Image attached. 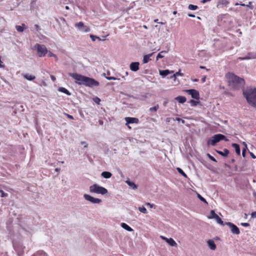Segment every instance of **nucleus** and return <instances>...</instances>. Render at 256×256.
I'll use <instances>...</instances> for the list:
<instances>
[{
    "label": "nucleus",
    "instance_id": "f03ea898",
    "mask_svg": "<svg viewBox=\"0 0 256 256\" xmlns=\"http://www.w3.org/2000/svg\"><path fill=\"white\" fill-rule=\"evenodd\" d=\"M226 76L228 80L230 86L234 89L238 90L244 85V80L233 74L228 73Z\"/></svg>",
    "mask_w": 256,
    "mask_h": 256
},
{
    "label": "nucleus",
    "instance_id": "69168bd1",
    "mask_svg": "<svg viewBox=\"0 0 256 256\" xmlns=\"http://www.w3.org/2000/svg\"><path fill=\"white\" fill-rule=\"evenodd\" d=\"M243 144H244L246 146V148H247V145L245 142H242Z\"/></svg>",
    "mask_w": 256,
    "mask_h": 256
},
{
    "label": "nucleus",
    "instance_id": "6e6552de",
    "mask_svg": "<svg viewBox=\"0 0 256 256\" xmlns=\"http://www.w3.org/2000/svg\"><path fill=\"white\" fill-rule=\"evenodd\" d=\"M74 26L78 30L82 32H88L90 31V29L89 26L84 25L82 22L76 23Z\"/></svg>",
    "mask_w": 256,
    "mask_h": 256
},
{
    "label": "nucleus",
    "instance_id": "0eeeda50",
    "mask_svg": "<svg viewBox=\"0 0 256 256\" xmlns=\"http://www.w3.org/2000/svg\"><path fill=\"white\" fill-rule=\"evenodd\" d=\"M13 247L15 251L17 252L18 256H21L24 254V246L20 242H17L13 241Z\"/></svg>",
    "mask_w": 256,
    "mask_h": 256
},
{
    "label": "nucleus",
    "instance_id": "e2e57ef3",
    "mask_svg": "<svg viewBox=\"0 0 256 256\" xmlns=\"http://www.w3.org/2000/svg\"><path fill=\"white\" fill-rule=\"evenodd\" d=\"M210 0H202V3H206V2H209V1H210Z\"/></svg>",
    "mask_w": 256,
    "mask_h": 256
},
{
    "label": "nucleus",
    "instance_id": "9b49d317",
    "mask_svg": "<svg viewBox=\"0 0 256 256\" xmlns=\"http://www.w3.org/2000/svg\"><path fill=\"white\" fill-rule=\"evenodd\" d=\"M208 218L210 219L214 218L218 224H220V225L222 226L224 225V222L218 216V215L216 214L214 210H212L210 211V216H208Z\"/></svg>",
    "mask_w": 256,
    "mask_h": 256
},
{
    "label": "nucleus",
    "instance_id": "7ed1b4c3",
    "mask_svg": "<svg viewBox=\"0 0 256 256\" xmlns=\"http://www.w3.org/2000/svg\"><path fill=\"white\" fill-rule=\"evenodd\" d=\"M243 95L248 104L256 107V88H247L243 90Z\"/></svg>",
    "mask_w": 256,
    "mask_h": 256
},
{
    "label": "nucleus",
    "instance_id": "c85d7f7f",
    "mask_svg": "<svg viewBox=\"0 0 256 256\" xmlns=\"http://www.w3.org/2000/svg\"><path fill=\"white\" fill-rule=\"evenodd\" d=\"M188 102L192 106H195L200 103V101L199 100H190Z\"/></svg>",
    "mask_w": 256,
    "mask_h": 256
},
{
    "label": "nucleus",
    "instance_id": "338daca9",
    "mask_svg": "<svg viewBox=\"0 0 256 256\" xmlns=\"http://www.w3.org/2000/svg\"><path fill=\"white\" fill-rule=\"evenodd\" d=\"M253 195H254V196H256V192H253Z\"/></svg>",
    "mask_w": 256,
    "mask_h": 256
},
{
    "label": "nucleus",
    "instance_id": "c9c22d12",
    "mask_svg": "<svg viewBox=\"0 0 256 256\" xmlns=\"http://www.w3.org/2000/svg\"><path fill=\"white\" fill-rule=\"evenodd\" d=\"M46 252L43 250H38L37 252L36 256H46Z\"/></svg>",
    "mask_w": 256,
    "mask_h": 256
},
{
    "label": "nucleus",
    "instance_id": "de8ad7c7",
    "mask_svg": "<svg viewBox=\"0 0 256 256\" xmlns=\"http://www.w3.org/2000/svg\"><path fill=\"white\" fill-rule=\"evenodd\" d=\"M80 144L82 145H83L84 148L88 147V144L86 142H81Z\"/></svg>",
    "mask_w": 256,
    "mask_h": 256
},
{
    "label": "nucleus",
    "instance_id": "2eb2a0df",
    "mask_svg": "<svg viewBox=\"0 0 256 256\" xmlns=\"http://www.w3.org/2000/svg\"><path fill=\"white\" fill-rule=\"evenodd\" d=\"M246 58H248L247 60L251 59L256 58V52H249L246 56Z\"/></svg>",
    "mask_w": 256,
    "mask_h": 256
},
{
    "label": "nucleus",
    "instance_id": "4d7b16f0",
    "mask_svg": "<svg viewBox=\"0 0 256 256\" xmlns=\"http://www.w3.org/2000/svg\"><path fill=\"white\" fill-rule=\"evenodd\" d=\"M176 120H177V121H178V122H180V120H182V122H184V120H182V119H181L180 118H176Z\"/></svg>",
    "mask_w": 256,
    "mask_h": 256
},
{
    "label": "nucleus",
    "instance_id": "a18cd8bd",
    "mask_svg": "<svg viewBox=\"0 0 256 256\" xmlns=\"http://www.w3.org/2000/svg\"><path fill=\"white\" fill-rule=\"evenodd\" d=\"M34 26H35V28L36 29V30L38 32L40 30V29H41L40 26L38 24H35Z\"/></svg>",
    "mask_w": 256,
    "mask_h": 256
},
{
    "label": "nucleus",
    "instance_id": "473e14b6",
    "mask_svg": "<svg viewBox=\"0 0 256 256\" xmlns=\"http://www.w3.org/2000/svg\"><path fill=\"white\" fill-rule=\"evenodd\" d=\"M176 170L182 176H183L184 178H187V175L185 174V172L183 171V170L182 168H178Z\"/></svg>",
    "mask_w": 256,
    "mask_h": 256
},
{
    "label": "nucleus",
    "instance_id": "aec40b11",
    "mask_svg": "<svg viewBox=\"0 0 256 256\" xmlns=\"http://www.w3.org/2000/svg\"><path fill=\"white\" fill-rule=\"evenodd\" d=\"M208 244L209 248L212 250H214L216 248V245L214 240H210L208 241Z\"/></svg>",
    "mask_w": 256,
    "mask_h": 256
},
{
    "label": "nucleus",
    "instance_id": "680f3d73",
    "mask_svg": "<svg viewBox=\"0 0 256 256\" xmlns=\"http://www.w3.org/2000/svg\"><path fill=\"white\" fill-rule=\"evenodd\" d=\"M98 123H99L100 124L102 125L103 124V121L102 120H99Z\"/></svg>",
    "mask_w": 256,
    "mask_h": 256
},
{
    "label": "nucleus",
    "instance_id": "49530a36",
    "mask_svg": "<svg viewBox=\"0 0 256 256\" xmlns=\"http://www.w3.org/2000/svg\"><path fill=\"white\" fill-rule=\"evenodd\" d=\"M241 225L244 227H247L250 226V224L248 222H242L241 223Z\"/></svg>",
    "mask_w": 256,
    "mask_h": 256
},
{
    "label": "nucleus",
    "instance_id": "f257e3e1",
    "mask_svg": "<svg viewBox=\"0 0 256 256\" xmlns=\"http://www.w3.org/2000/svg\"><path fill=\"white\" fill-rule=\"evenodd\" d=\"M68 75L72 78L76 84L78 85H84L88 87L99 86V82L93 78L84 76L77 73H69Z\"/></svg>",
    "mask_w": 256,
    "mask_h": 256
},
{
    "label": "nucleus",
    "instance_id": "b1692460",
    "mask_svg": "<svg viewBox=\"0 0 256 256\" xmlns=\"http://www.w3.org/2000/svg\"><path fill=\"white\" fill-rule=\"evenodd\" d=\"M26 28V25L24 24H22L21 26H16V28L18 32H24V28Z\"/></svg>",
    "mask_w": 256,
    "mask_h": 256
},
{
    "label": "nucleus",
    "instance_id": "4be33fe9",
    "mask_svg": "<svg viewBox=\"0 0 256 256\" xmlns=\"http://www.w3.org/2000/svg\"><path fill=\"white\" fill-rule=\"evenodd\" d=\"M101 176L105 178H110L112 176V174L110 172L104 171L101 174Z\"/></svg>",
    "mask_w": 256,
    "mask_h": 256
},
{
    "label": "nucleus",
    "instance_id": "0e129e2a",
    "mask_svg": "<svg viewBox=\"0 0 256 256\" xmlns=\"http://www.w3.org/2000/svg\"><path fill=\"white\" fill-rule=\"evenodd\" d=\"M60 168H56L55 169V170H56V172H60Z\"/></svg>",
    "mask_w": 256,
    "mask_h": 256
},
{
    "label": "nucleus",
    "instance_id": "3c124183",
    "mask_svg": "<svg viewBox=\"0 0 256 256\" xmlns=\"http://www.w3.org/2000/svg\"><path fill=\"white\" fill-rule=\"evenodd\" d=\"M4 65L2 64V62L1 60V56H0V68H4Z\"/></svg>",
    "mask_w": 256,
    "mask_h": 256
},
{
    "label": "nucleus",
    "instance_id": "20e7f679",
    "mask_svg": "<svg viewBox=\"0 0 256 256\" xmlns=\"http://www.w3.org/2000/svg\"><path fill=\"white\" fill-rule=\"evenodd\" d=\"M90 192L91 193L100 194L102 195L106 194L108 192L106 188L96 184H94L90 186Z\"/></svg>",
    "mask_w": 256,
    "mask_h": 256
},
{
    "label": "nucleus",
    "instance_id": "13d9d810",
    "mask_svg": "<svg viewBox=\"0 0 256 256\" xmlns=\"http://www.w3.org/2000/svg\"><path fill=\"white\" fill-rule=\"evenodd\" d=\"M60 20H62L64 24H66V22L64 18H60Z\"/></svg>",
    "mask_w": 256,
    "mask_h": 256
},
{
    "label": "nucleus",
    "instance_id": "4468645a",
    "mask_svg": "<svg viewBox=\"0 0 256 256\" xmlns=\"http://www.w3.org/2000/svg\"><path fill=\"white\" fill-rule=\"evenodd\" d=\"M139 66L138 62H132L130 65V70L132 72H136L139 70Z\"/></svg>",
    "mask_w": 256,
    "mask_h": 256
},
{
    "label": "nucleus",
    "instance_id": "4c0bfd02",
    "mask_svg": "<svg viewBox=\"0 0 256 256\" xmlns=\"http://www.w3.org/2000/svg\"><path fill=\"white\" fill-rule=\"evenodd\" d=\"M48 56L49 57H54L56 58V60H58V57L55 54H53L50 51H48Z\"/></svg>",
    "mask_w": 256,
    "mask_h": 256
},
{
    "label": "nucleus",
    "instance_id": "09e8293b",
    "mask_svg": "<svg viewBox=\"0 0 256 256\" xmlns=\"http://www.w3.org/2000/svg\"><path fill=\"white\" fill-rule=\"evenodd\" d=\"M252 218H256V212H254L251 214Z\"/></svg>",
    "mask_w": 256,
    "mask_h": 256
},
{
    "label": "nucleus",
    "instance_id": "c756f323",
    "mask_svg": "<svg viewBox=\"0 0 256 256\" xmlns=\"http://www.w3.org/2000/svg\"><path fill=\"white\" fill-rule=\"evenodd\" d=\"M167 53V51L163 50L159 52L156 56V60H158L159 58H161L164 57V56L162 55V54H166Z\"/></svg>",
    "mask_w": 256,
    "mask_h": 256
},
{
    "label": "nucleus",
    "instance_id": "bf43d9fd",
    "mask_svg": "<svg viewBox=\"0 0 256 256\" xmlns=\"http://www.w3.org/2000/svg\"><path fill=\"white\" fill-rule=\"evenodd\" d=\"M160 238H161L162 240H164L166 242V239H168V238H166V237H165V236H160Z\"/></svg>",
    "mask_w": 256,
    "mask_h": 256
},
{
    "label": "nucleus",
    "instance_id": "6e6d98bb",
    "mask_svg": "<svg viewBox=\"0 0 256 256\" xmlns=\"http://www.w3.org/2000/svg\"><path fill=\"white\" fill-rule=\"evenodd\" d=\"M188 14V16H190V17H191V18H194L195 17V15L194 14L189 13Z\"/></svg>",
    "mask_w": 256,
    "mask_h": 256
},
{
    "label": "nucleus",
    "instance_id": "dca6fc26",
    "mask_svg": "<svg viewBox=\"0 0 256 256\" xmlns=\"http://www.w3.org/2000/svg\"><path fill=\"white\" fill-rule=\"evenodd\" d=\"M180 104H184L186 100V98L184 96H178L174 98Z\"/></svg>",
    "mask_w": 256,
    "mask_h": 256
},
{
    "label": "nucleus",
    "instance_id": "ddd939ff",
    "mask_svg": "<svg viewBox=\"0 0 256 256\" xmlns=\"http://www.w3.org/2000/svg\"><path fill=\"white\" fill-rule=\"evenodd\" d=\"M124 119L126 122V125L129 128H131L130 126H128L129 124H138L139 121L138 118H136L126 117Z\"/></svg>",
    "mask_w": 256,
    "mask_h": 256
},
{
    "label": "nucleus",
    "instance_id": "393cba45",
    "mask_svg": "<svg viewBox=\"0 0 256 256\" xmlns=\"http://www.w3.org/2000/svg\"><path fill=\"white\" fill-rule=\"evenodd\" d=\"M170 73V71L168 70H160V74L163 77H165Z\"/></svg>",
    "mask_w": 256,
    "mask_h": 256
},
{
    "label": "nucleus",
    "instance_id": "603ef678",
    "mask_svg": "<svg viewBox=\"0 0 256 256\" xmlns=\"http://www.w3.org/2000/svg\"><path fill=\"white\" fill-rule=\"evenodd\" d=\"M242 155L244 157L246 156V149L244 148L242 150Z\"/></svg>",
    "mask_w": 256,
    "mask_h": 256
},
{
    "label": "nucleus",
    "instance_id": "5fc2aeb1",
    "mask_svg": "<svg viewBox=\"0 0 256 256\" xmlns=\"http://www.w3.org/2000/svg\"><path fill=\"white\" fill-rule=\"evenodd\" d=\"M50 78L53 82H55V80H56V78L54 76H50Z\"/></svg>",
    "mask_w": 256,
    "mask_h": 256
},
{
    "label": "nucleus",
    "instance_id": "8fccbe9b",
    "mask_svg": "<svg viewBox=\"0 0 256 256\" xmlns=\"http://www.w3.org/2000/svg\"><path fill=\"white\" fill-rule=\"evenodd\" d=\"M247 58H246V56H244V57H239L238 59L240 60H247Z\"/></svg>",
    "mask_w": 256,
    "mask_h": 256
},
{
    "label": "nucleus",
    "instance_id": "774afa93",
    "mask_svg": "<svg viewBox=\"0 0 256 256\" xmlns=\"http://www.w3.org/2000/svg\"><path fill=\"white\" fill-rule=\"evenodd\" d=\"M66 9L68 10L69 9V7L68 6H66Z\"/></svg>",
    "mask_w": 256,
    "mask_h": 256
},
{
    "label": "nucleus",
    "instance_id": "f3484780",
    "mask_svg": "<svg viewBox=\"0 0 256 256\" xmlns=\"http://www.w3.org/2000/svg\"><path fill=\"white\" fill-rule=\"evenodd\" d=\"M232 148H234L235 149L236 154L238 155H240V146L239 144H237L234 143V144H232Z\"/></svg>",
    "mask_w": 256,
    "mask_h": 256
},
{
    "label": "nucleus",
    "instance_id": "2f4dec72",
    "mask_svg": "<svg viewBox=\"0 0 256 256\" xmlns=\"http://www.w3.org/2000/svg\"><path fill=\"white\" fill-rule=\"evenodd\" d=\"M188 8L190 10H195L198 8V6L196 5L190 4L188 5Z\"/></svg>",
    "mask_w": 256,
    "mask_h": 256
},
{
    "label": "nucleus",
    "instance_id": "cd10ccee",
    "mask_svg": "<svg viewBox=\"0 0 256 256\" xmlns=\"http://www.w3.org/2000/svg\"><path fill=\"white\" fill-rule=\"evenodd\" d=\"M58 90L66 94L68 96H70L71 94L70 92L66 88L61 87L58 88Z\"/></svg>",
    "mask_w": 256,
    "mask_h": 256
},
{
    "label": "nucleus",
    "instance_id": "39448f33",
    "mask_svg": "<svg viewBox=\"0 0 256 256\" xmlns=\"http://www.w3.org/2000/svg\"><path fill=\"white\" fill-rule=\"evenodd\" d=\"M32 50L36 51L38 57H44L48 53V50L44 44H36L32 48Z\"/></svg>",
    "mask_w": 256,
    "mask_h": 256
},
{
    "label": "nucleus",
    "instance_id": "58836bf2",
    "mask_svg": "<svg viewBox=\"0 0 256 256\" xmlns=\"http://www.w3.org/2000/svg\"><path fill=\"white\" fill-rule=\"evenodd\" d=\"M92 100L96 104H100V99L99 98L95 96L92 98Z\"/></svg>",
    "mask_w": 256,
    "mask_h": 256
},
{
    "label": "nucleus",
    "instance_id": "412c9836",
    "mask_svg": "<svg viewBox=\"0 0 256 256\" xmlns=\"http://www.w3.org/2000/svg\"><path fill=\"white\" fill-rule=\"evenodd\" d=\"M23 76L24 78L28 80H33L36 78L35 76L30 74H23Z\"/></svg>",
    "mask_w": 256,
    "mask_h": 256
},
{
    "label": "nucleus",
    "instance_id": "6ab92c4d",
    "mask_svg": "<svg viewBox=\"0 0 256 256\" xmlns=\"http://www.w3.org/2000/svg\"><path fill=\"white\" fill-rule=\"evenodd\" d=\"M166 242L172 246H177V244L172 238H168L166 239Z\"/></svg>",
    "mask_w": 256,
    "mask_h": 256
},
{
    "label": "nucleus",
    "instance_id": "7c9ffc66",
    "mask_svg": "<svg viewBox=\"0 0 256 256\" xmlns=\"http://www.w3.org/2000/svg\"><path fill=\"white\" fill-rule=\"evenodd\" d=\"M138 210L140 212H141L144 214H146L148 213V211H147L146 209L144 206L138 207Z\"/></svg>",
    "mask_w": 256,
    "mask_h": 256
},
{
    "label": "nucleus",
    "instance_id": "f704fd0d",
    "mask_svg": "<svg viewBox=\"0 0 256 256\" xmlns=\"http://www.w3.org/2000/svg\"><path fill=\"white\" fill-rule=\"evenodd\" d=\"M197 196L202 202L206 203L207 204H208L206 200L204 197H202L200 194H197Z\"/></svg>",
    "mask_w": 256,
    "mask_h": 256
},
{
    "label": "nucleus",
    "instance_id": "423d86ee",
    "mask_svg": "<svg viewBox=\"0 0 256 256\" xmlns=\"http://www.w3.org/2000/svg\"><path fill=\"white\" fill-rule=\"evenodd\" d=\"M224 140L226 142L228 141V139L226 138V136L222 134H214V136L212 137L210 140H208V144H210L212 146H215L218 142H220V140Z\"/></svg>",
    "mask_w": 256,
    "mask_h": 256
},
{
    "label": "nucleus",
    "instance_id": "1a4fd4ad",
    "mask_svg": "<svg viewBox=\"0 0 256 256\" xmlns=\"http://www.w3.org/2000/svg\"><path fill=\"white\" fill-rule=\"evenodd\" d=\"M84 198L86 200L90 202L92 204H99L102 202V200L98 198H95L88 194H84Z\"/></svg>",
    "mask_w": 256,
    "mask_h": 256
},
{
    "label": "nucleus",
    "instance_id": "a878e982",
    "mask_svg": "<svg viewBox=\"0 0 256 256\" xmlns=\"http://www.w3.org/2000/svg\"><path fill=\"white\" fill-rule=\"evenodd\" d=\"M126 184L130 186L133 190H136L138 186L134 182L130 181V180H126Z\"/></svg>",
    "mask_w": 256,
    "mask_h": 256
},
{
    "label": "nucleus",
    "instance_id": "864d4df0",
    "mask_svg": "<svg viewBox=\"0 0 256 256\" xmlns=\"http://www.w3.org/2000/svg\"><path fill=\"white\" fill-rule=\"evenodd\" d=\"M250 155L252 158L254 159L256 158V156L252 152H250Z\"/></svg>",
    "mask_w": 256,
    "mask_h": 256
},
{
    "label": "nucleus",
    "instance_id": "72a5a7b5",
    "mask_svg": "<svg viewBox=\"0 0 256 256\" xmlns=\"http://www.w3.org/2000/svg\"><path fill=\"white\" fill-rule=\"evenodd\" d=\"M90 36L93 42H94L96 39H98L99 41L102 40L100 37L94 36L93 34H90Z\"/></svg>",
    "mask_w": 256,
    "mask_h": 256
},
{
    "label": "nucleus",
    "instance_id": "bb28decb",
    "mask_svg": "<svg viewBox=\"0 0 256 256\" xmlns=\"http://www.w3.org/2000/svg\"><path fill=\"white\" fill-rule=\"evenodd\" d=\"M152 54H146L144 56L143 63L146 64L150 60V57L152 56Z\"/></svg>",
    "mask_w": 256,
    "mask_h": 256
},
{
    "label": "nucleus",
    "instance_id": "37998d69",
    "mask_svg": "<svg viewBox=\"0 0 256 256\" xmlns=\"http://www.w3.org/2000/svg\"><path fill=\"white\" fill-rule=\"evenodd\" d=\"M0 192L2 194L1 197L4 198V197H6L8 196V194L4 192L3 190H0Z\"/></svg>",
    "mask_w": 256,
    "mask_h": 256
},
{
    "label": "nucleus",
    "instance_id": "f8f14e48",
    "mask_svg": "<svg viewBox=\"0 0 256 256\" xmlns=\"http://www.w3.org/2000/svg\"><path fill=\"white\" fill-rule=\"evenodd\" d=\"M186 92L190 95L191 96L192 98L199 100L200 99V94L199 92L194 89H189L186 90Z\"/></svg>",
    "mask_w": 256,
    "mask_h": 256
},
{
    "label": "nucleus",
    "instance_id": "a19ab883",
    "mask_svg": "<svg viewBox=\"0 0 256 256\" xmlns=\"http://www.w3.org/2000/svg\"><path fill=\"white\" fill-rule=\"evenodd\" d=\"M207 155H208V158H209L210 160H212V161L214 162H217V161H216V159L214 157H213L210 154H207Z\"/></svg>",
    "mask_w": 256,
    "mask_h": 256
},
{
    "label": "nucleus",
    "instance_id": "5701e85b",
    "mask_svg": "<svg viewBox=\"0 0 256 256\" xmlns=\"http://www.w3.org/2000/svg\"><path fill=\"white\" fill-rule=\"evenodd\" d=\"M121 226L128 232H132L133 230V229L126 223L122 222L121 224Z\"/></svg>",
    "mask_w": 256,
    "mask_h": 256
},
{
    "label": "nucleus",
    "instance_id": "c03bdc74",
    "mask_svg": "<svg viewBox=\"0 0 256 256\" xmlns=\"http://www.w3.org/2000/svg\"><path fill=\"white\" fill-rule=\"evenodd\" d=\"M106 78L108 80H117V78L114 76H107Z\"/></svg>",
    "mask_w": 256,
    "mask_h": 256
},
{
    "label": "nucleus",
    "instance_id": "79ce46f5",
    "mask_svg": "<svg viewBox=\"0 0 256 256\" xmlns=\"http://www.w3.org/2000/svg\"><path fill=\"white\" fill-rule=\"evenodd\" d=\"M146 205L148 206L150 208H155V205L154 204H151L150 202H146Z\"/></svg>",
    "mask_w": 256,
    "mask_h": 256
},
{
    "label": "nucleus",
    "instance_id": "052dcab7",
    "mask_svg": "<svg viewBox=\"0 0 256 256\" xmlns=\"http://www.w3.org/2000/svg\"><path fill=\"white\" fill-rule=\"evenodd\" d=\"M68 118H70V119H71V120H73V119H74L73 116H71V115H69V114H68Z\"/></svg>",
    "mask_w": 256,
    "mask_h": 256
},
{
    "label": "nucleus",
    "instance_id": "e433bc0d",
    "mask_svg": "<svg viewBox=\"0 0 256 256\" xmlns=\"http://www.w3.org/2000/svg\"><path fill=\"white\" fill-rule=\"evenodd\" d=\"M158 108H159L158 105L155 106L153 107L150 108V111L151 112H155L157 111Z\"/></svg>",
    "mask_w": 256,
    "mask_h": 256
},
{
    "label": "nucleus",
    "instance_id": "a211bd4d",
    "mask_svg": "<svg viewBox=\"0 0 256 256\" xmlns=\"http://www.w3.org/2000/svg\"><path fill=\"white\" fill-rule=\"evenodd\" d=\"M216 152L224 157L227 156L229 154V150L227 148H224L223 151L217 150Z\"/></svg>",
    "mask_w": 256,
    "mask_h": 256
},
{
    "label": "nucleus",
    "instance_id": "ea45409f",
    "mask_svg": "<svg viewBox=\"0 0 256 256\" xmlns=\"http://www.w3.org/2000/svg\"><path fill=\"white\" fill-rule=\"evenodd\" d=\"M182 76V74L180 71H178V72H176V74H174L172 76H171V78H174V80L176 79V76Z\"/></svg>",
    "mask_w": 256,
    "mask_h": 256
},
{
    "label": "nucleus",
    "instance_id": "9d476101",
    "mask_svg": "<svg viewBox=\"0 0 256 256\" xmlns=\"http://www.w3.org/2000/svg\"><path fill=\"white\" fill-rule=\"evenodd\" d=\"M224 224L227 225L229 226V228L230 229V231L232 234H239L240 233V230L232 222H226Z\"/></svg>",
    "mask_w": 256,
    "mask_h": 256
}]
</instances>
